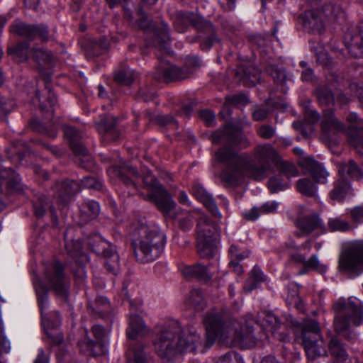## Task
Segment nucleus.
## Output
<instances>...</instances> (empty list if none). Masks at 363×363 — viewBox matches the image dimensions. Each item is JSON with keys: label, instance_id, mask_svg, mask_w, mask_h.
Listing matches in <instances>:
<instances>
[{"label": "nucleus", "instance_id": "nucleus-1", "mask_svg": "<svg viewBox=\"0 0 363 363\" xmlns=\"http://www.w3.org/2000/svg\"><path fill=\"white\" fill-rule=\"evenodd\" d=\"M211 138L213 143L224 144L216 152L215 157L225 166L220 178L229 186H237L245 177L262 180L270 169V162L275 163L279 157L277 152L270 144L255 147L254 156L258 165L250 159L247 153H237L231 147L245 149L250 143L241 130L230 125H225L214 132Z\"/></svg>", "mask_w": 363, "mask_h": 363}, {"label": "nucleus", "instance_id": "nucleus-2", "mask_svg": "<svg viewBox=\"0 0 363 363\" xmlns=\"http://www.w3.org/2000/svg\"><path fill=\"white\" fill-rule=\"evenodd\" d=\"M203 323L206 331V346L210 347L219 337L225 343L239 345L245 348L254 347L256 337L253 330L247 325L233 319L228 311L213 309L208 312Z\"/></svg>", "mask_w": 363, "mask_h": 363}, {"label": "nucleus", "instance_id": "nucleus-3", "mask_svg": "<svg viewBox=\"0 0 363 363\" xmlns=\"http://www.w3.org/2000/svg\"><path fill=\"white\" fill-rule=\"evenodd\" d=\"M153 345L158 356L169 360L180 352H194L201 342V337L194 328L183 331L177 320H172L155 329Z\"/></svg>", "mask_w": 363, "mask_h": 363}, {"label": "nucleus", "instance_id": "nucleus-4", "mask_svg": "<svg viewBox=\"0 0 363 363\" xmlns=\"http://www.w3.org/2000/svg\"><path fill=\"white\" fill-rule=\"evenodd\" d=\"M129 232L133 236L132 247L138 262H153L161 255L166 242V237L162 233L150 228L140 220L130 224Z\"/></svg>", "mask_w": 363, "mask_h": 363}, {"label": "nucleus", "instance_id": "nucleus-5", "mask_svg": "<svg viewBox=\"0 0 363 363\" xmlns=\"http://www.w3.org/2000/svg\"><path fill=\"white\" fill-rule=\"evenodd\" d=\"M172 18L174 28L179 33L186 31L189 25H192L201 34L190 40V43L201 40L200 48L203 50H208L213 45L218 41L212 23L199 15L192 12L177 11Z\"/></svg>", "mask_w": 363, "mask_h": 363}, {"label": "nucleus", "instance_id": "nucleus-6", "mask_svg": "<svg viewBox=\"0 0 363 363\" xmlns=\"http://www.w3.org/2000/svg\"><path fill=\"white\" fill-rule=\"evenodd\" d=\"M336 315L334 319L335 331L349 340L356 339V334L351 330L352 326L363 323V306L357 299L339 300L334 303Z\"/></svg>", "mask_w": 363, "mask_h": 363}, {"label": "nucleus", "instance_id": "nucleus-7", "mask_svg": "<svg viewBox=\"0 0 363 363\" xmlns=\"http://www.w3.org/2000/svg\"><path fill=\"white\" fill-rule=\"evenodd\" d=\"M316 98L319 104L325 107L321 120V128L323 138L331 143H338L337 135L345 130L344 125L333 115L330 106H333L335 99L332 91L325 86H320L315 91Z\"/></svg>", "mask_w": 363, "mask_h": 363}, {"label": "nucleus", "instance_id": "nucleus-8", "mask_svg": "<svg viewBox=\"0 0 363 363\" xmlns=\"http://www.w3.org/2000/svg\"><path fill=\"white\" fill-rule=\"evenodd\" d=\"M143 182L144 187L150 191L145 199L153 202L165 216L177 218L178 213L175 211L176 203L164 186L152 176L151 172L147 171L143 174Z\"/></svg>", "mask_w": 363, "mask_h": 363}, {"label": "nucleus", "instance_id": "nucleus-9", "mask_svg": "<svg viewBox=\"0 0 363 363\" xmlns=\"http://www.w3.org/2000/svg\"><path fill=\"white\" fill-rule=\"evenodd\" d=\"M299 329L302 345L308 359L313 360L326 355L325 342L320 333L319 323L316 320L304 319L300 323Z\"/></svg>", "mask_w": 363, "mask_h": 363}, {"label": "nucleus", "instance_id": "nucleus-10", "mask_svg": "<svg viewBox=\"0 0 363 363\" xmlns=\"http://www.w3.org/2000/svg\"><path fill=\"white\" fill-rule=\"evenodd\" d=\"M159 64L153 72L155 80L162 82H170L188 78L192 74V69L201 66V60L196 56L186 57L184 66L179 68L163 60H159Z\"/></svg>", "mask_w": 363, "mask_h": 363}, {"label": "nucleus", "instance_id": "nucleus-11", "mask_svg": "<svg viewBox=\"0 0 363 363\" xmlns=\"http://www.w3.org/2000/svg\"><path fill=\"white\" fill-rule=\"evenodd\" d=\"M87 247L96 255H102L104 266L108 272L116 275L120 271V258L116 247L106 242L99 235H93L86 239Z\"/></svg>", "mask_w": 363, "mask_h": 363}, {"label": "nucleus", "instance_id": "nucleus-12", "mask_svg": "<svg viewBox=\"0 0 363 363\" xmlns=\"http://www.w3.org/2000/svg\"><path fill=\"white\" fill-rule=\"evenodd\" d=\"M214 229V225L206 216L200 217L197 224L196 247L201 258H211L216 252Z\"/></svg>", "mask_w": 363, "mask_h": 363}, {"label": "nucleus", "instance_id": "nucleus-13", "mask_svg": "<svg viewBox=\"0 0 363 363\" xmlns=\"http://www.w3.org/2000/svg\"><path fill=\"white\" fill-rule=\"evenodd\" d=\"M69 147L74 155V162L83 169L89 170L94 164L92 156L85 147L86 134L69 125Z\"/></svg>", "mask_w": 363, "mask_h": 363}, {"label": "nucleus", "instance_id": "nucleus-14", "mask_svg": "<svg viewBox=\"0 0 363 363\" xmlns=\"http://www.w3.org/2000/svg\"><path fill=\"white\" fill-rule=\"evenodd\" d=\"M65 267L59 262L51 264L45 272V281L57 298H67V281Z\"/></svg>", "mask_w": 363, "mask_h": 363}, {"label": "nucleus", "instance_id": "nucleus-15", "mask_svg": "<svg viewBox=\"0 0 363 363\" xmlns=\"http://www.w3.org/2000/svg\"><path fill=\"white\" fill-rule=\"evenodd\" d=\"M94 340H92L88 334L87 330H84L85 336L79 340L78 347L81 353L86 355L96 357L104 353V339L106 335L105 329L99 325H94L91 331Z\"/></svg>", "mask_w": 363, "mask_h": 363}, {"label": "nucleus", "instance_id": "nucleus-16", "mask_svg": "<svg viewBox=\"0 0 363 363\" xmlns=\"http://www.w3.org/2000/svg\"><path fill=\"white\" fill-rule=\"evenodd\" d=\"M339 268L356 275L363 272V243L353 244L341 254Z\"/></svg>", "mask_w": 363, "mask_h": 363}, {"label": "nucleus", "instance_id": "nucleus-17", "mask_svg": "<svg viewBox=\"0 0 363 363\" xmlns=\"http://www.w3.org/2000/svg\"><path fill=\"white\" fill-rule=\"evenodd\" d=\"M347 121L350 123L347 130L348 143L357 153L361 154L363 150V119L355 113H350Z\"/></svg>", "mask_w": 363, "mask_h": 363}, {"label": "nucleus", "instance_id": "nucleus-18", "mask_svg": "<svg viewBox=\"0 0 363 363\" xmlns=\"http://www.w3.org/2000/svg\"><path fill=\"white\" fill-rule=\"evenodd\" d=\"M117 118L112 116H104L100 121L95 122V125L103 140L115 141L120 138L121 132L116 127Z\"/></svg>", "mask_w": 363, "mask_h": 363}, {"label": "nucleus", "instance_id": "nucleus-19", "mask_svg": "<svg viewBox=\"0 0 363 363\" xmlns=\"http://www.w3.org/2000/svg\"><path fill=\"white\" fill-rule=\"evenodd\" d=\"M108 173L111 177H116L127 187H132L134 190V192L131 193L132 194H134L137 191V184L132 178H138L140 177L135 167L127 164L115 166L108 169Z\"/></svg>", "mask_w": 363, "mask_h": 363}, {"label": "nucleus", "instance_id": "nucleus-20", "mask_svg": "<svg viewBox=\"0 0 363 363\" xmlns=\"http://www.w3.org/2000/svg\"><path fill=\"white\" fill-rule=\"evenodd\" d=\"M326 15L325 10H308L301 16L303 25L308 31L320 34L325 30L323 18Z\"/></svg>", "mask_w": 363, "mask_h": 363}, {"label": "nucleus", "instance_id": "nucleus-21", "mask_svg": "<svg viewBox=\"0 0 363 363\" xmlns=\"http://www.w3.org/2000/svg\"><path fill=\"white\" fill-rule=\"evenodd\" d=\"M148 38V46L155 47L160 51H168L170 38L167 23L162 22L160 26L150 31Z\"/></svg>", "mask_w": 363, "mask_h": 363}, {"label": "nucleus", "instance_id": "nucleus-22", "mask_svg": "<svg viewBox=\"0 0 363 363\" xmlns=\"http://www.w3.org/2000/svg\"><path fill=\"white\" fill-rule=\"evenodd\" d=\"M290 258L294 263L303 267L299 274H306L309 270H315L320 274H323L327 270V267L320 263L316 255H313L308 259L299 252H290Z\"/></svg>", "mask_w": 363, "mask_h": 363}, {"label": "nucleus", "instance_id": "nucleus-23", "mask_svg": "<svg viewBox=\"0 0 363 363\" xmlns=\"http://www.w3.org/2000/svg\"><path fill=\"white\" fill-rule=\"evenodd\" d=\"M296 225L300 230L296 233V236H306L315 230L322 229L323 221L318 215L312 214L298 218Z\"/></svg>", "mask_w": 363, "mask_h": 363}, {"label": "nucleus", "instance_id": "nucleus-24", "mask_svg": "<svg viewBox=\"0 0 363 363\" xmlns=\"http://www.w3.org/2000/svg\"><path fill=\"white\" fill-rule=\"evenodd\" d=\"M301 167L308 172L317 183L325 184L329 173L319 162L311 157H304L300 162Z\"/></svg>", "mask_w": 363, "mask_h": 363}, {"label": "nucleus", "instance_id": "nucleus-25", "mask_svg": "<svg viewBox=\"0 0 363 363\" xmlns=\"http://www.w3.org/2000/svg\"><path fill=\"white\" fill-rule=\"evenodd\" d=\"M191 191L195 198L201 202L213 216L218 218L221 217V214L219 212L213 198L201 184H194L192 186Z\"/></svg>", "mask_w": 363, "mask_h": 363}, {"label": "nucleus", "instance_id": "nucleus-26", "mask_svg": "<svg viewBox=\"0 0 363 363\" xmlns=\"http://www.w3.org/2000/svg\"><path fill=\"white\" fill-rule=\"evenodd\" d=\"M127 363H155L153 358L146 352L145 345L135 342L126 351Z\"/></svg>", "mask_w": 363, "mask_h": 363}, {"label": "nucleus", "instance_id": "nucleus-27", "mask_svg": "<svg viewBox=\"0 0 363 363\" xmlns=\"http://www.w3.org/2000/svg\"><path fill=\"white\" fill-rule=\"evenodd\" d=\"M148 333V329L143 318L131 311L128 317V327L126 329L128 338L135 340L139 336H144Z\"/></svg>", "mask_w": 363, "mask_h": 363}, {"label": "nucleus", "instance_id": "nucleus-28", "mask_svg": "<svg viewBox=\"0 0 363 363\" xmlns=\"http://www.w3.org/2000/svg\"><path fill=\"white\" fill-rule=\"evenodd\" d=\"M181 271L186 278L196 279L203 283L208 282L212 278V274L209 272L207 267L200 263L185 266Z\"/></svg>", "mask_w": 363, "mask_h": 363}, {"label": "nucleus", "instance_id": "nucleus-29", "mask_svg": "<svg viewBox=\"0 0 363 363\" xmlns=\"http://www.w3.org/2000/svg\"><path fill=\"white\" fill-rule=\"evenodd\" d=\"M235 75L245 86H252L259 82L261 72L254 66H242L237 69Z\"/></svg>", "mask_w": 363, "mask_h": 363}, {"label": "nucleus", "instance_id": "nucleus-30", "mask_svg": "<svg viewBox=\"0 0 363 363\" xmlns=\"http://www.w3.org/2000/svg\"><path fill=\"white\" fill-rule=\"evenodd\" d=\"M351 191V184L345 177H340L333 184V188L329 192V197L336 202H342Z\"/></svg>", "mask_w": 363, "mask_h": 363}, {"label": "nucleus", "instance_id": "nucleus-31", "mask_svg": "<svg viewBox=\"0 0 363 363\" xmlns=\"http://www.w3.org/2000/svg\"><path fill=\"white\" fill-rule=\"evenodd\" d=\"M5 182L11 192H20L23 190L19 175L11 169H2L0 164V184Z\"/></svg>", "mask_w": 363, "mask_h": 363}, {"label": "nucleus", "instance_id": "nucleus-32", "mask_svg": "<svg viewBox=\"0 0 363 363\" xmlns=\"http://www.w3.org/2000/svg\"><path fill=\"white\" fill-rule=\"evenodd\" d=\"M346 45L350 55L354 57L363 58V23L359 26L358 35H346Z\"/></svg>", "mask_w": 363, "mask_h": 363}, {"label": "nucleus", "instance_id": "nucleus-33", "mask_svg": "<svg viewBox=\"0 0 363 363\" xmlns=\"http://www.w3.org/2000/svg\"><path fill=\"white\" fill-rule=\"evenodd\" d=\"M82 223H86L96 218L100 212V206L95 201H87L79 206Z\"/></svg>", "mask_w": 363, "mask_h": 363}, {"label": "nucleus", "instance_id": "nucleus-34", "mask_svg": "<svg viewBox=\"0 0 363 363\" xmlns=\"http://www.w3.org/2000/svg\"><path fill=\"white\" fill-rule=\"evenodd\" d=\"M338 172L342 177L347 175L350 178L356 180H359L363 177L362 169L353 160H350L347 162H339Z\"/></svg>", "mask_w": 363, "mask_h": 363}, {"label": "nucleus", "instance_id": "nucleus-35", "mask_svg": "<svg viewBox=\"0 0 363 363\" xmlns=\"http://www.w3.org/2000/svg\"><path fill=\"white\" fill-rule=\"evenodd\" d=\"M328 350L332 357L337 361L344 362L347 356L342 342L336 337L331 338L328 343Z\"/></svg>", "mask_w": 363, "mask_h": 363}, {"label": "nucleus", "instance_id": "nucleus-36", "mask_svg": "<svg viewBox=\"0 0 363 363\" xmlns=\"http://www.w3.org/2000/svg\"><path fill=\"white\" fill-rule=\"evenodd\" d=\"M186 304L189 308L196 311L203 310L206 306L203 297V292L199 289H193L190 291Z\"/></svg>", "mask_w": 363, "mask_h": 363}, {"label": "nucleus", "instance_id": "nucleus-37", "mask_svg": "<svg viewBox=\"0 0 363 363\" xmlns=\"http://www.w3.org/2000/svg\"><path fill=\"white\" fill-rule=\"evenodd\" d=\"M89 309L93 314L103 317L110 310V305L108 299L105 297H97L95 301L89 305Z\"/></svg>", "mask_w": 363, "mask_h": 363}, {"label": "nucleus", "instance_id": "nucleus-38", "mask_svg": "<svg viewBox=\"0 0 363 363\" xmlns=\"http://www.w3.org/2000/svg\"><path fill=\"white\" fill-rule=\"evenodd\" d=\"M12 33L29 39L34 38L35 28L33 25H27L20 21H15L11 26Z\"/></svg>", "mask_w": 363, "mask_h": 363}, {"label": "nucleus", "instance_id": "nucleus-39", "mask_svg": "<svg viewBox=\"0 0 363 363\" xmlns=\"http://www.w3.org/2000/svg\"><path fill=\"white\" fill-rule=\"evenodd\" d=\"M297 189L301 194L308 196L315 197L317 193L316 185L309 179H301L297 182Z\"/></svg>", "mask_w": 363, "mask_h": 363}, {"label": "nucleus", "instance_id": "nucleus-40", "mask_svg": "<svg viewBox=\"0 0 363 363\" xmlns=\"http://www.w3.org/2000/svg\"><path fill=\"white\" fill-rule=\"evenodd\" d=\"M134 79V72L128 67H124L117 70L114 75V80L118 84L123 86L130 85Z\"/></svg>", "mask_w": 363, "mask_h": 363}, {"label": "nucleus", "instance_id": "nucleus-41", "mask_svg": "<svg viewBox=\"0 0 363 363\" xmlns=\"http://www.w3.org/2000/svg\"><path fill=\"white\" fill-rule=\"evenodd\" d=\"M278 171L286 176L287 178L291 177H295L298 174V170L296 169L295 165L293 164L281 160L279 157L277 159V162L274 163Z\"/></svg>", "mask_w": 363, "mask_h": 363}, {"label": "nucleus", "instance_id": "nucleus-42", "mask_svg": "<svg viewBox=\"0 0 363 363\" xmlns=\"http://www.w3.org/2000/svg\"><path fill=\"white\" fill-rule=\"evenodd\" d=\"M33 52L34 60L41 67L48 65L52 60V55L45 49L33 48Z\"/></svg>", "mask_w": 363, "mask_h": 363}, {"label": "nucleus", "instance_id": "nucleus-43", "mask_svg": "<svg viewBox=\"0 0 363 363\" xmlns=\"http://www.w3.org/2000/svg\"><path fill=\"white\" fill-rule=\"evenodd\" d=\"M9 52L14 54L19 62L25 61L28 59V45L26 43H20L13 49H9Z\"/></svg>", "mask_w": 363, "mask_h": 363}, {"label": "nucleus", "instance_id": "nucleus-44", "mask_svg": "<svg viewBox=\"0 0 363 363\" xmlns=\"http://www.w3.org/2000/svg\"><path fill=\"white\" fill-rule=\"evenodd\" d=\"M268 187L272 193L284 191L289 187L288 183L279 177H272L269 179Z\"/></svg>", "mask_w": 363, "mask_h": 363}, {"label": "nucleus", "instance_id": "nucleus-45", "mask_svg": "<svg viewBox=\"0 0 363 363\" xmlns=\"http://www.w3.org/2000/svg\"><path fill=\"white\" fill-rule=\"evenodd\" d=\"M312 50L316 55L317 62L324 67H329L331 65V60L328 52L321 46L318 48L313 47Z\"/></svg>", "mask_w": 363, "mask_h": 363}, {"label": "nucleus", "instance_id": "nucleus-46", "mask_svg": "<svg viewBox=\"0 0 363 363\" xmlns=\"http://www.w3.org/2000/svg\"><path fill=\"white\" fill-rule=\"evenodd\" d=\"M267 321L272 324V329H274L272 331V335L279 340L281 342H286L289 340V337L287 334L276 332L275 330L279 326V320L278 318L274 315H268Z\"/></svg>", "mask_w": 363, "mask_h": 363}, {"label": "nucleus", "instance_id": "nucleus-47", "mask_svg": "<svg viewBox=\"0 0 363 363\" xmlns=\"http://www.w3.org/2000/svg\"><path fill=\"white\" fill-rule=\"evenodd\" d=\"M328 227L332 231L339 230L344 232L350 228L347 222L337 218L330 220L328 222Z\"/></svg>", "mask_w": 363, "mask_h": 363}, {"label": "nucleus", "instance_id": "nucleus-48", "mask_svg": "<svg viewBox=\"0 0 363 363\" xmlns=\"http://www.w3.org/2000/svg\"><path fill=\"white\" fill-rule=\"evenodd\" d=\"M82 184L85 188L94 189L96 190H100L103 186V184L100 181L92 177H84L82 181Z\"/></svg>", "mask_w": 363, "mask_h": 363}, {"label": "nucleus", "instance_id": "nucleus-49", "mask_svg": "<svg viewBox=\"0 0 363 363\" xmlns=\"http://www.w3.org/2000/svg\"><path fill=\"white\" fill-rule=\"evenodd\" d=\"M299 65L303 69L301 75V80L303 82H311L314 75L313 69L308 66V63L305 61H301Z\"/></svg>", "mask_w": 363, "mask_h": 363}, {"label": "nucleus", "instance_id": "nucleus-50", "mask_svg": "<svg viewBox=\"0 0 363 363\" xmlns=\"http://www.w3.org/2000/svg\"><path fill=\"white\" fill-rule=\"evenodd\" d=\"M229 252L230 255L231 260L232 259L242 260L243 259L247 257L250 255L249 251H244L242 252H240L238 247L235 245H232L230 247Z\"/></svg>", "mask_w": 363, "mask_h": 363}, {"label": "nucleus", "instance_id": "nucleus-51", "mask_svg": "<svg viewBox=\"0 0 363 363\" xmlns=\"http://www.w3.org/2000/svg\"><path fill=\"white\" fill-rule=\"evenodd\" d=\"M226 101L228 104L237 106L241 104H246L248 102L247 97L245 94H238L226 98Z\"/></svg>", "mask_w": 363, "mask_h": 363}, {"label": "nucleus", "instance_id": "nucleus-52", "mask_svg": "<svg viewBox=\"0 0 363 363\" xmlns=\"http://www.w3.org/2000/svg\"><path fill=\"white\" fill-rule=\"evenodd\" d=\"M72 253L76 256H79L82 262H86L88 260L87 255L83 251L82 243L79 240L73 242Z\"/></svg>", "mask_w": 363, "mask_h": 363}, {"label": "nucleus", "instance_id": "nucleus-53", "mask_svg": "<svg viewBox=\"0 0 363 363\" xmlns=\"http://www.w3.org/2000/svg\"><path fill=\"white\" fill-rule=\"evenodd\" d=\"M279 203L277 201H267L263 203L260 207L259 210L261 214H269L274 213L277 211Z\"/></svg>", "mask_w": 363, "mask_h": 363}, {"label": "nucleus", "instance_id": "nucleus-54", "mask_svg": "<svg viewBox=\"0 0 363 363\" xmlns=\"http://www.w3.org/2000/svg\"><path fill=\"white\" fill-rule=\"evenodd\" d=\"M234 360L239 362V363H243L241 357H238L237 354L234 352L225 353L219 358L217 363H233Z\"/></svg>", "mask_w": 363, "mask_h": 363}, {"label": "nucleus", "instance_id": "nucleus-55", "mask_svg": "<svg viewBox=\"0 0 363 363\" xmlns=\"http://www.w3.org/2000/svg\"><path fill=\"white\" fill-rule=\"evenodd\" d=\"M10 350V342L3 333H0V363H3L1 361L2 354L9 353Z\"/></svg>", "mask_w": 363, "mask_h": 363}, {"label": "nucleus", "instance_id": "nucleus-56", "mask_svg": "<svg viewBox=\"0 0 363 363\" xmlns=\"http://www.w3.org/2000/svg\"><path fill=\"white\" fill-rule=\"evenodd\" d=\"M267 71L277 83H282L285 79V74L282 70L278 69L274 67H269Z\"/></svg>", "mask_w": 363, "mask_h": 363}, {"label": "nucleus", "instance_id": "nucleus-57", "mask_svg": "<svg viewBox=\"0 0 363 363\" xmlns=\"http://www.w3.org/2000/svg\"><path fill=\"white\" fill-rule=\"evenodd\" d=\"M350 216L353 221L363 223V205L354 206L352 208Z\"/></svg>", "mask_w": 363, "mask_h": 363}, {"label": "nucleus", "instance_id": "nucleus-58", "mask_svg": "<svg viewBox=\"0 0 363 363\" xmlns=\"http://www.w3.org/2000/svg\"><path fill=\"white\" fill-rule=\"evenodd\" d=\"M258 134L262 138L269 139L274 135V130L269 125H262L258 130Z\"/></svg>", "mask_w": 363, "mask_h": 363}, {"label": "nucleus", "instance_id": "nucleus-59", "mask_svg": "<svg viewBox=\"0 0 363 363\" xmlns=\"http://www.w3.org/2000/svg\"><path fill=\"white\" fill-rule=\"evenodd\" d=\"M261 215L259 208L253 207L250 211L242 213V217L247 220H255Z\"/></svg>", "mask_w": 363, "mask_h": 363}, {"label": "nucleus", "instance_id": "nucleus-60", "mask_svg": "<svg viewBox=\"0 0 363 363\" xmlns=\"http://www.w3.org/2000/svg\"><path fill=\"white\" fill-rule=\"evenodd\" d=\"M157 123L162 126H166L171 124H176V121L170 115L157 116L156 118Z\"/></svg>", "mask_w": 363, "mask_h": 363}, {"label": "nucleus", "instance_id": "nucleus-61", "mask_svg": "<svg viewBox=\"0 0 363 363\" xmlns=\"http://www.w3.org/2000/svg\"><path fill=\"white\" fill-rule=\"evenodd\" d=\"M35 31H34V38L36 37H40L43 40H47L48 38V28L45 26H34Z\"/></svg>", "mask_w": 363, "mask_h": 363}, {"label": "nucleus", "instance_id": "nucleus-62", "mask_svg": "<svg viewBox=\"0 0 363 363\" xmlns=\"http://www.w3.org/2000/svg\"><path fill=\"white\" fill-rule=\"evenodd\" d=\"M200 118L206 122L208 125H211L215 120L214 114L208 110L201 111L199 113Z\"/></svg>", "mask_w": 363, "mask_h": 363}, {"label": "nucleus", "instance_id": "nucleus-63", "mask_svg": "<svg viewBox=\"0 0 363 363\" xmlns=\"http://www.w3.org/2000/svg\"><path fill=\"white\" fill-rule=\"evenodd\" d=\"M250 278L255 279V281H258L259 282H262L264 281V276L262 270L257 266L254 267V268L251 271Z\"/></svg>", "mask_w": 363, "mask_h": 363}, {"label": "nucleus", "instance_id": "nucleus-64", "mask_svg": "<svg viewBox=\"0 0 363 363\" xmlns=\"http://www.w3.org/2000/svg\"><path fill=\"white\" fill-rule=\"evenodd\" d=\"M267 110L264 108H260L255 110L252 113V116L255 121H262L267 116Z\"/></svg>", "mask_w": 363, "mask_h": 363}]
</instances>
